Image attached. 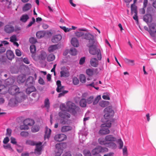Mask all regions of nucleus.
I'll return each instance as SVG.
<instances>
[{
    "mask_svg": "<svg viewBox=\"0 0 156 156\" xmlns=\"http://www.w3.org/2000/svg\"><path fill=\"white\" fill-rule=\"evenodd\" d=\"M50 105V103L49 99L48 98L45 99L44 101V107L48 110L49 108Z\"/></svg>",
    "mask_w": 156,
    "mask_h": 156,
    "instance_id": "nucleus-29",
    "label": "nucleus"
},
{
    "mask_svg": "<svg viewBox=\"0 0 156 156\" xmlns=\"http://www.w3.org/2000/svg\"><path fill=\"white\" fill-rule=\"evenodd\" d=\"M87 104L86 100L84 98L81 99L80 101V106L82 107H85Z\"/></svg>",
    "mask_w": 156,
    "mask_h": 156,
    "instance_id": "nucleus-34",
    "label": "nucleus"
},
{
    "mask_svg": "<svg viewBox=\"0 0 156 156\" xmlns=\"http://www.w3.org/2000/svg\"><path fill=\"white\" fill-rule=\"evenodd\" d=\"M30 50L31 52L34 53L36 51V47L34 45H31L30 47Z\"/></svg>",
    "mask_w": 156,
    "mask_h": 156,
    "instance_id": "nucleus-50",
    "label": "nucleus"
},
{
    "mask_svg": "<svg viewBox=\"0 0 156 156\" xmlns=\"http://www.w3.org/2000/svg\"><path fill=\"white\" fill-rule=\"evenodd\" d=\"M61 70L60 72L61 77H66L69 76V73L67 68L64 67L61 68Z\"/></svg>",
    "mask_w": 156,
    "mask_h": 156,
    "instance_id": "nucleus-11",
    "label": "nucleus"
},
{
    "mask_svg": "<svg viewBox=\"0 0 156 156\" xmlns=\"http://www.w3.org/2000/svg\"><path fill=\"white\" fill-rule=\"evenodd\" d=\"M26 79V76L24 75H21L18 76L17 81L19 83H22L25 81Z\"/></svg>",
    "mask_w": 156,
    "mask_h": 156,
    "instance_id": "nucleus-23",
    "label": "nucleus"
},
{
    "mask_svg": "<svg viewBox=\"0 0 156 156\" xmlns=\"http://www.w3.org/2000/svg\"><path fill=\"white\" fill-rule=\"evenodd\" d=\"M60 109L62 110L61 111H65L66 108L65 105L64 104H62L60 106Z\"/></svg>",
    "mask_w": 156,
    "mask_h": 156,
    "instance_id": "nucleus-57",
    "label": "nucleus"
},
{
    "mask_svg": "<svg viewBox=\"0 0 156 156\" xmlns=\"http://www.w3.org/2000/svg\"><path fill=\"white\" fill-rule=\"evenodd\" d=\"M35 19L34 17H33L32 18V21L29 23V24H28L27 26L28 27H29L31 26L32 25V24H34V23H35Z\"/></svg>",
    "mask_w": 156,
    "mask_h": 156,
    "instance_id": "nucleus-61",
    "label": "nucleus"
},
{
    "mask_svg": "<svg viewBox=\"0 0 156 156\" xmlns=\"http://www.w3.org/2000/svg\"><path fill=\"white\" fill-rule=\"evenodd\" d=\"M6 55L7 58L9 60H12L14 57V55L13 52L10 50L7 51Z\"/></svg>",
    "mask_w": 156,
    "mask_h": 156,
    "instance_id": "nucleus-19",
    "label": "nucleus"
},
{
    "mask_svg": "<svg viewBox=\"0 0 156 156\" xmlns=\"http://www.w3.org/2000/svg\"><path fill=\"white\" fill-rule=\"evenodd\" d=\"M55 58V56L53 54H50L47 57V60L49 62L52 61Z\"/></svg>",
    "mask_w": 156,
    "mask_h": 156,
    "instance_id": "nucleus-40",
    "label": "nucleus"
},
{
    "mask_svg": "<svg viewBox=\"0 0 156 156\" xmlns=\"http://www.w3.org/2000/svg\"><path fill=\"white\" fill-rule=\"evenodd\" d=\"M42 143L39 142L36 144H35L36 148L35 150V153L40 155L41 154V152L42 150L41 145Z\"/></svg>",
    "mask_w": 156,
    "mask_h": 156,
    "instance_id": "nucleus-16",
    "label": "nucleus"
},
{
    "mask_svg": "<svg viewBox=\"0 0 156 156\" xmlns=\"http://www.w3.org/2000/svg\"><path fill=\"white\" fill-rule=\"evenodd\" d=\"M56 84L57 87L56 88V91L58 92H62L64 90V87L62 86L61 84V82L60 80H58L56 82Z\"/></svg>",
    "mask_w": 156,
    "mask_h": 156,
    "instance_id": "nucleus-15",
    "label": "nucleus"
},
{
    "mask_svg": "<svg viewBox=\"0 0 156 156\" xmlns=\"http://www.w3.org/2000/svg\"><path fill=\"white\" fill-rule=\"evenodd\" d=\"M26 144L29 145L34 146L35 145L36 143L33 140H28L26 141Z\"/></svg>",
    "mask_w": 156,
    "mask_h": 156,
    "instance_id": "nucleus-46",
    "label": "nucleus"
},
{
    "mask_svg": "<svg viewBox=\"0 0 156 156\" xmlns=\"http://www.w3.org/2000/svg\"><path fill=\"white\" fill-rule=\"evenodd\" d=\"M73 84L75 85L78 84L79 83L78 79L76 77H74L73 78Z\"/></svg>",
    "mask_w": 156,
    "mask_h": 156,
    "instance_id": "nucleus-49",
    "label": "nucleus"
},
{
    "mask_svg": "<svg viewBox=\"0 0 156 156\" xmlns=\"http://www.w3.org/2000/svg\"><path fill=\"white\" fill-rule=\"evenodd\" d=\"M71 43L72 45L75 47H78L79 45L78 40L76 38H72L71 40Z\"/></svg>",
    "mask_w": 156,
    "mask_h": 156,
    "instance_id": "nucleus-24",
    "label": "nucleus"
},
{
    "mask_svg": "<svg viewBox=\"0 0 156 156\" xmlns=\"http://www.w3.org/2000/svg\"><path fill=\"white\" fill-rule=\"evenodd\" d=\"M34 82V77L32 76H30L27 79L26 83L27 85H28L29 84H33Z\"/></svg>",
    "mask_w": 156,
    "mask_h": 156,
    "instance_id": "nucleus-27",
    "label": "nucleus"
},
{
    "mask_svg": "<svg viewBox=\"0 0 156 156\" xmlns=\"http://www.w3.org/2000/svg\"><path fill=\"white\" fill-rule=\"evenodd\" d=\"M29 41L32 44H34L37 42V40L35 38L32 37L30 38Z\"/></svg>",
    "mask_w": 156,
    "mask_h": 156,
    "instance_id": "nucleus-56",
    "label": "nucleus"
},
{
    "mask_svg": "<svg viewBox=\"0 0 156 156\" xmlns=\"http://www.w3.org/2000/svg\"><path fill=\"white\" fill-rule=\"evenodd\" d=\"M19 91V88L16 86H13L10 87L8 90L9 94L12 95L16 94Z\"/></svg>",
    "mask_w": 156,
    "mask_h": 156,
    "instance_id": "nucleus-10",
    "label": "nucleus"
},
{
    "mask_svg": "<svg viewBox=\"0 0 156 156\" xmlns=\"http://www.w3.org/2000/svg\"><path fill=\"white\" fill-rule=\"evenodd\" d=\"M36 89L35 87L33 86H31L26 89V92L27 94H29L32 92L34 91Z\"/></svg>",
    "mask_w": 156,
    "mask_h": 156,
    "instance_id": "nucleus-28",
    "label": "nucleus"
},
{
    "mask_svg": "<svg viewBox=\"0 0 156 156\" xmlns=\"http://www.w3.org/2000/svg\"><path fill=\"white\" fill-rule=\"evenodd\" d=\"M131 13L133 14V13L137 12L136 8L135 5L133 4L131 6Z\"/></svg>",
    "mask_w": 156,
    "mask_h": 156,
    "instance_id": "nucleus-43",
    "label": "nucleus"
},
{
    "mask_svg": "<svg viewBox=\"0 0 156 156\" xmlns=\"http://www.w3.org/2000/svg\"><path fill=\"white\" fill-rule=\"evenodd\" d=\"M60 27L64 30L65 32H69L71 30V29L67 28L65 27Z\"/></svg>",
    "mask_w": 156,
    "mask_h": 156,
    "instance_id": "nucleus-58",
    "label": "nucleus"
},
{
    "mask_svg": "<svg viewBox=\"0 0 156 156\" xmlns=\"http://www.w3.org/2000/svg\"><path fill=\"white\" fill-rule=\"evenodd\" d=\"M66 139V136L63 134H58L56 135L54 137L55 140L57 141L61 142Z\"/></svg>",
    "mask_w": 156,
    "mask_h": 156,
    "instance_id": "nucleus-12",
    "label": "nucleus"
},
{
    "mask_svg": "<svg viewBox=\"0 0 156 156\" xmlns=\"http://www.w3.org/2000/svg\"><path fill=\"white\" fill-rule=\"evenodd\" d=\"M16 54L18 56H21L22 54L21 51L19 49L16 50Z\"/></svg>",
    "mask_w": 156,
    "mask_h": 156,
    "instance_id": "nucleus-63",
    "label": "nucleus"
},
{
    "mask_svg": "<svg viewBox=\"0 0 156 156\" xmlns=\"http://www.w3.org/2000/svg\"><path fill=\"white\" fill-rule=\"evenodd\" d=\"M58 48V44L51 45L48 48V51L49 52H53Z\"/></svg>",
    "mask_w": 156,
    "mask_h": 156,
    "instance_id": "nucleus-20",
    "label": "nucleus"
},
{
    "mask_svg": "<svg viewBox=\"0 0 156 156\" xmlns=\"http://www.w3.org/2000/svg\"><path fill=\"white\" fill-rule=\"evenodd\" d=\"M66 105L68 111L69 112L73 114L76 113V110L77 107L74 103L69 101L67 102Z\"/></svg>",
    "mask_w": 156,
    "mask_h": 156,
    "instance_id": "nucleus-7",
    "label": "nucleus"
},
{
    "mask_svg": "<svg viewBox=\"0 0 156 156\" xmlns=\"http://www.w3.org/2000/svg\"><path fill=\"white\" fill-rule=\"evenodd\" d=\"M25 95H23L21 96V100H20L18 98H12L9 100V104L11 106H14L17 104L18 102H21L23 100L25 99Z\"/></svg>",
    "mask_w": 156,
    "mask_h": 156,
    "instance_id": "nucleus-6",
    "label": "nucleus"
},
{
    "mask_svg": "<svg viewBox=\"0 0 156 156\" xmlns=\"http://www.w3.org/2000/svg\"><path fill=\"white\" fill-rule=\"evenodd\" d=\"M148 25L149 28V32L151 36L154 38L156 36V24L153 23Z\"/></svg>",
    "mask_w": 156,
    "mask_h": 156,
    "instance_id": "nucleus-8",
    "label": "nucleus"
},
{
    "mask_svg": "<svg viewBox=\"0 0 156 156\" xmlns=\"http://www.w3.org/2000/svg\"><path fill=\"white\" fill-rule=\"evenodd\" d=\"M62 92V93H61L59 94L58 97L60 98L62 96H64L65 94L67 93L68 91L67 90H64Z\"/></svg>",
    "mask_w": 156,
    "mask_h": 156,
    "instance_id": "nucleus-55",
    "label": "nucleus"
},
{
    "mask_svg": "<svg viewBox=\"0 0 156 156\" xmlns=\"http://www.w3.org/2000/svg\"><path fill=\"white\" fill-rule=\"evenodd\" d=\"M51 133V129L49 128H48L47 126H46L45 127L44 138L45 139L47 138L48 139L50 137Z\"/></svg>",
    "mask_w": 156,
    "mask_h": 156,
    "instance_id": "nucleus-25",
    "label": "nucleus"
},
{
    "mask_svg": "<svg viewBox=\"0 0 156 156\" xmlns=\"http://www.w3.org/2000/svg\"><path fill=\"white\" fill-rule=\"evenodd\" d=\"M85 58L83 57L81 58L80 60L79 64L80 65H82L83 64L85 61Z\"/></svg>",
    "mask_w": 156,
    "mask_h": 156,
    "instance_id": "nucleus-64",
    "label": "nucleus"
},
{
    "mask_svg": "<svg viewBox=\"0 0 156 156\" xmlns=\"http://www.w3.org/2000/svg\"><path fill=\"white\" fill-rule=\"evenodd\" d=\"M29 18L27 14L22 15L20 18V20L23 22H26Z\"/></svg>",
    "mask_w": 156,
    "mask_h": 156,
    "instance_id": "nucleus-36",
    "label": "nucleus"
},
{
    "mask_svg": "<svg viewBox=\"0 0 156 156\" xmlns=\"http://www.w3.org/2000/svg\"><path fill=\"white\" fill-rule=\"evenodd\" d=\"M122 149V153L123 156H128V155L127 147L124 146Z\"/></svg>",
    "mask_w": 156,
    "mask_h": 156,
    "instance_id": "nucleus-37",
    "label": "nucleus"
},
{
    "mask_svg": "<svg viewBox=\"0 0 156 156\" xmlns=\"http://www.w3.org/2000/svg\"><path fill=\"white\" fill-rule=\"evenodd\" d=\"M39 130V127L38 126H34L32 127L31 129L32 131L33 132L35 133L38 132Z\"/></svg>",
    "mask_w": 156,
    "mask_h": 156,
    "instance_id": "nucleus-45",
    "label": "nucleus"
},
{
    "mask_svg": "<svg viewBox=\"0 0 156 156\" xmlns=\"http://www.w3.org/2000/svg\"><path fill=\"white\" fill-rule=\"evenodd\" d=\"M108 151V149L107 148L99 146L92 151V156H101L100 153L107 152Z\"/></svg>",
    "mask_w": 156,
    "mask_h": 156,
    "instance_id": "nucleus-3",
    "label": "nucleus"
},
{
    "mask_svg": "<svg viewBox=\"0 0 156 156\" xmlns=\"http://www.w3.org/2000/svg\"><path fill=\"white\" fill-rule=\"evenodd\" d=\"M99 104L101 107H105L109 105V102L108 101H100Z\"/></svg>",
    "mask_w": 156,
    "mask_h": 156,
    "instance_id": "nucleus-31",
    "label": "nucleus"
},
{
    "mask_svg": "<svg viewBox=\"0 0 156 156\" xmlns=\"http://www.w3.org/2000/svg\"><path fill=\"white\" fill-rule=\"evenodd\" d=\"M101 99V97L100 95H98L95 98L93 101V105H95L97 104L99 100Z\"/></svg>",
    "mask_w": 156,
    "mask_h": 156,
    "instance_id": "nucleus-44",
    "label": "nucleus"
},
{
    "mask_svg": "<svg viewBox=\"0 0 156 156\" xmlns=\"http://www.w3.org/2000/svg\"><path fill=\"white\" fill-rule=\"evenodd\" d=\"M86 73L89 76H92L94 74L93 69H89L86 70Z\"/></svg>",
    "mask_w": 156,
    "mask_h": 156,
    "instance_id": "nucleus-41",
    "label": "nucleus"
},
{
    "mask_svg": "<svg viewBox=\"0 0 156 156\" xmlns=\"http://www.w3.org/2000/svg\"><path fill=\"white\" fill-rule=\"evenodd\" d=\"M17 41L16 37L15 35H13L10 38V41L12 42H14Z\"/></svg>",
    "mask_w": 156,
    "mask_h": 156,
    "instance_id": "nucleus-54",
    "label": "nucleus"
},
{
    "mask_svg": "<svg viewBox=\"0 0 156 156\" xmlns=\"http://www.w3.org/2000/svg\"><path fill=\"white\" fill-rule=\"evenodd\" d=\"M78 30L80 31H77L75 33V35L76 36L78 37H82L83 38L86 39L87 40H88V41L91 39L87 35L89 34L90 35H92V34L89 33L84 34L83 32L80 31H87V30L86 29L80 28Z\"/></svg>",
    "mask_w": 156,
    "mask_h": 156,
    "instance_id": "nucleus-4",
    "label": "nucleus"
},
{
    "mask_svg": "<svg viewBox=\"0 0 156 156\" xmlns=\"http://www.w3.org/2000/svg\"><path fill=\"white\" fill-rule=\"evenodd\" d=\"M106 146L114 149L116 147V145L114 143H108Z\"/></svg>",
    "mask_w": 156,
    "mask_h": 156,
    "instance_id": "nucleus-47",
    "label": "nucleus"
},
{
    "mask_svg": "<svg viewBox=\"0 0 156 156\" xmlns=\"http://www.w3.org/2000/svg\"><path fill=\"white\" fill-rule=\"evenodd\" d=\"M4 30L7 33L10 34L14 31V28L11 25H7L5 27Z\"/></svg>",
    "mask_w": 156,
    "mask_h": 156,
    "instance_id": "nucleus-13",
    "label": "nucleus"
},
{
    "mask_svg": "<svg viewBox=\"0 0 156 156\" xmlns=\"http://www.w3.org/2000/svg\"><path fill=\"white\" fill-rule=\"evenodd\" d=\"M90 63L92 66L95 67H97L98 65V62L95 58H91L90 61Z\"/></svg>",
    "mask_w": 156,
    "mask_h": 156,
    "instance_id": "nucleus-17",
    "label": "nucleus"
},
{
    "mask_svg": "<svg viewBox=\"0 0 156 156\" xmlns=\"http://www.w3.org/2000/svg\"><path fill=\"white\" fill-rule=\"evenodd\" d=\"M32 6L30 3L26 4L23 7V10L24 11H26L30 9L31 7Z\"/></svg>",
    "mask_w": 156,
    "mask_h": 156,
    "instance_id": "nucleus-32",
    "label": "nucleus"
},
{
    "mask_svg": "<svg viewBox=\"0 0 156 156\" xmlns=\"http://www.w3.org/2000/svg\"><path fill=\"white\" fill-rule=\"evenodd\" d=\"M105 139L107 142H112L115 141L116 140V138L112 135H108L105 137Z\"/></svg>",
    "mask_w": 156,
    "mask_h": 156,
    "instance_id": "nucleus-22",
    "label": "nucleus"
},
{
    "mask_svg": "<svg viewBox=\"0 0 156 156\" xmlns=\"http://www.w3.org/2000/svg\"><path fill=\"white\" fill-rule=\"evenodd\" d=\"M87 36L91 39L88 41V43L87 45L89 48V53L93 55H97L98 59L101 60V51L99 49L97 48V42L94 39V36L93 35L89 34Z\"/></svg>",
    "mask_w": 156,
    "mask_h": 156,
    "instance_id": "nucleus-2",
    "label": "nucleus"
},
{
    "mask_svg": "<svg viewBox=\"0 0 156 156\" xmlns=\"http://www.w3.org/2000/svg\"><path fill=\"white\" fill-rule=\"evenodd\" d=\"M62 38V36L60 35L54 36L52 39V41L54 43H56L59 41Z\"/></svg>",
    "mask_w": 156,
    "mask_h": 156,
    "instance_id": "nucleus-18",
    "label": "nucleus"
},
{
    "mask_svg": "<svg viewBox=\"0 0 156 156\" xmlns=\"http://www.w3.org/2000/svg\"><path fill=\"white\" fill-rule=\"evenodd\" d=\"M144 20L148 24L149 23L151 22L152 20V17L150 14H147L144 16Z\"/></svg>",
    "mask_w": 156,
    "mask_h": 156,
    "instance_id": "nucleus-21",
    "label": "nucleus"
},
{
    "mask_svg": "<svg viewBox=\"0 0 156 156\" xmlns=\"http://www.w3.org/2000/svg\"><path fill=\"white\" fill-rule=\"evenodd\" d=\"M83 153L85 156H91V154L90 151L87 150H84L83 151Z\"/></svg>",
    "mask_w": 156,
    "mask_h": 156,
    "instance_id": "nucleus-51",
    "label": "nucleus"
},
{
    "mask_svg": "<svg viewBox=\"0 0 156 156\" xmlns=\"http://www.w3.org/2000/svg\"><path fill=\"white\" fill-rule=\"evenodd\" d=\"M126 62L130 65L133 66L134 65V61L133 60L127 59Z\"/></svg>",
    "mask_w": 156,
    "mask_h": 156,
    "instance_id": "nucleus-60",
    "label": "nucleus"
},
{
    "mask_svg": "<svg viewBox=\"0 0 156 156\" xmlns=\"http://www.w3.org/2000/svg\"><path fill=\"white\" fill-rule=\"evenodd\" d=\"M103 98L104 99L108 100L110 99V98L108 94L107 93H104L102 96Z\"/></svg>",
    "mask_w": 156,
    "mask_h": 156,
    "instance_id": "nucleus-53",
    "label": "nucleus"
},
{
    "mask_svg": "<svg viewBox=\"0 0 156 156\" xmlns=\"http://www.w3.org/2000/svg\"><path fill=\"white\" fill-rule=\"evenodd\" d=\"M98 141L100 144L102 145H105L106 146L108 144L105 139H104L102 138H99L98 140Z\"/></svg>",
    "mask_w": 156,
    "mask_h": 156,
    "instance_id": "nucleus-35",
    "label": "nucleus"
},
{
    "mask_svg": "<svg viewBox=\"0 0 156 156\" xmlns=\"http://www.w3.org/2000/svg\"><path fill=\"white\" fill-rule=\"evenodd\" d=\"M94 101V97L93 96H90L87 99V102L88 104H91Z\"/></svg>",
    "mask_w": 156,
    "mask_h": 156,
    "instance_id": "nucleus-48",
    "label": "nucleus"
},
{
    "mask_svg": "<svg viewBox=\"0 0 156 156\" xmlns=\"http://www.w3.org/2000/svg\"><path fill=\"white\" fill-rule=\"evenodd\" d=\"M47 56L46 53L44 51H41V54L39 56V58L42 60H44Z\"/></svg>",
    "mask_w": 156,
    "mask_h": 156,
    "instance_id": "nucleus-38",
    "label": "nucleus"
},
{
    "mask_svg": "<svg viewBox=\"0 0 156 156\" xmlns=\"http://www.w3.org/2000/svg\"><path fill=\"white\" fill-rule=\"evenodd\" d=\"M105 118L108 120L106 122L101 125V129L99 131V133L101 135H105L109 133L110 131L106 127L109 128L112 124L114 122V119H112L114 115V111L112 109V107L109 106L105 108L104 110Z\"/></svg>",
    "mask_w": 156,
    "mask_h": 156,
    "instance_id": "nucleus-1",
    "label": "nucleus"
},
{
    "mask_svg": "<svg viewBox=\"0 0 156 156\" xmlns=\"http://www.w3.org/2000/svg\"><path fill=\"white\" fill-rule=\"evenodd\" d=\"M24 125L20 126L21 130H26L29 129L28 126H31L34 124V121L33 120L31 119H27L23 122Z\"/></svg>",
    "mask_w": 156,
    "mask_h": 156,
    "instance_id": "nucleus-5",
    "label": "nucleus"
},
{
    "mask_svg": "<svg viewBox=\"0 0 156 156\" xmlns=\"http://www.w3.org/2000/svg\"><path fill=\"white\" fill-rule=\"evenodd\" d=\"M12 130L9 129H7L6 130V135L10 136L11 134Z\"/></svg>",
    "mask_w": 156,
    "mask_h": 156,
    "instance_id": "nucleus-62",
    "label": "nucleus"
},
{
    "mask_svg": "<svg viewBox=\"0 0 156 156\" xmlns=\"http://www.w3.org/2000/svg\"><path fill=\"white\" fill-rule=\"evenodd\" d=\"M80 81L83 83H85L86 82V77L83 74H80Z\"/></svg>",
    "mask_w": 156,
    "mask_h": 156,
    "instance_id": "nucleus-42",
    "label": "nucleus"
},
{
    "mask_svg": "<svg viewBox=\"0 0 156 156\" xmlns=\"http://www.w3.org/2000/svg\"><path fill=\"white\" fill-rule=\"evenodd\" d=\"M69 53L71 55H76L77 51L76 48H72L70 49Z\"/></svg>",
    "mask_w": 156,
    "mask_h": 156,
    "instance_id": "nucleus-39",
    "label": "nucleus"
},
{
    "mask_svg": "<svg viewBox=\"0 0 156 156\" xmlns=\"http://www.w3.org/2000/svg\"><path fill=\"white\" fill-rule=\"evenodd\" d=\"M62 144H57L56 145V148L55 150V156H60L62 152Z\"/></svg>",
    "mask_w": 156,
    "mask_h": 156,
    "instance_id": "nucleus-9",
    "label": "nucleus"
},
{
    "mask_svg": "<svg viewBox=\"0 0 156 156\" xmlns=\"http://www.w3.org/2000/svg\"><path fill=\"white\" fill-rule=\"evenodd\" d=\"M20 135L24 137H27L28 135V133L27 132L22 131L20 133Z\"/></svg>",
    "mask_w": 156,
    "mask_h": 156,
    "instance_id": "nucleus-59",
    "label": "nucleus"
},
{
    "mask_svg": "<svg viewBox=\"0 0 156 156\" xmlns=\"http://www.w3.org/2000/svg\"><path fill=\"white\" fill-rule=\"evenodd\" d=\"M123 146V142L120 138L118 139V147L119 149H122Z\"/></svg>",
    "mask_w": 156,
    "mask_h": 156,
    "instance_id": "nucleus-30",
    "label": "nucleus"
},
{
    "mask_svg": "<svg viewBox=\"0 0 156 156\" xmlns=\"http://www.w3.org/2000/svg\"><path fill=\"white\" fill-rule=\"evenodd\" d=\"M72 129V127L69 126H63L61 129L62 132H65L71 130Z\"/></svg>",
    "mask_w": 156,
    "mask_h": 156,
    "instance_id": "nucleus-26",
    "label": "nucleus"
},
{
    "mask_svg": "<svg viewBox=\"0 0 156 156\" xmlns=\"http://www.w3.org/2000/svg\"><path fill=\"white\" fill-rule=\"evenodd\" d=\"M3 147L5 149H8L10 150L13 151V149L11 147L10 144H8L6 145H4Z\"/></svg>",
    "mask_w": 156,
    "mask_h": 156,
    "instance_id": "nucleus-52",
    "label": "nucleus"
},
{
    "mask_svg": "<svg viewBox=\"0 0 156 156\" xmlns=\"http://www.w3.org/2000/svg\"><path fill=\"white\" fill-rule=\"evenodd\" d=\"M45 34L44 32L42 31H39L37 32L36 34V36L38 38H41L43 37Z\"/></svg>",
    "mask_w": 156,
    "mask_h": 156,
    "instance_id": "nucleus-33",
    "label": "nucleus"
},
{
    "mask_svg": "<svg viewBox=\"0 0 156 156\" xmlns=\"http://www.w3.org/2000/svg\"><path fill=\"white\" fill-rule=\"evenodd\" d=\"M59 116L61 118L65 119L69 118L70 115L66 111H61L58 113Z\"/></svg>",
    "mask_w": 156,
    "mask_h": 156,
    "instance_id": "nucleus-14",
    "label": "nucleus"
}]
</instances>
